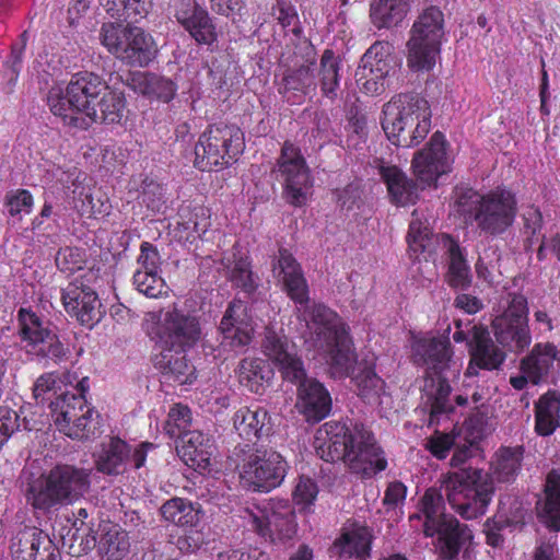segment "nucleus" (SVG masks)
<instances>
[{"label": "nucleus", "instance_id": "obj_1", "mask_svg": "<svg viewBox=\"0 0 560 560\" xmlns=\"http://www.w3.org/2000/svg\"><path fill=\"white\" fill-rule=\"evenodd\" d=\"M523 445L501 446L490 463V470L468 467L450 472L444 480L450 506L464 520H476L486 514L495 493L494 480L512 483L522 469Z\"/></svg>", "mask_w": 560, "mask_h": 560}, {"label": "nucleus", "instance_id": "obj_2", "mask_svg": "<svg viewBox=\"0 0 560 560\" xmlns=\"http://www.w3.org/2000/svg\"><path fill=\"white\" fill-rule=\"evenodd\" d=\"M409 522L421 523L423 536L432 538L435 552L441 560H457L462 550L474 538L472 530L457 517L445 513L442 491L428 488L417 502V512Z\"/></svg>", "mask_w": 560, "mask_h": 560}, {"label": "nucleus", "instance_id": "obj_3", "mask_svg": "<svg viewBox=\"0 0 560 560\" xmlns=\"http://www.w3.org/2000/svg\"><path fill=\"white\" fill-rule=\"evenodd\" d=\"M92 469L71 464H57L46 474L27 482L25 499L35 510L72 505L91 490Z\"/></svg>", "mask_w": 560, "mask_h": 560}, {"label": "nucleus", "instance_id": "obj_4", "mask_svg": "<svg viewBox=\"0 0 560 560\" xmlns=\"http://www.w3.org/2000/svg\"><path fill=\"white\" fill-rule=\"evenodd\" d=\"M454 209L466 220H471L481 233L499 236L505 233L514 223L517 212L515 195L498 187L487 194H480L472 188H456Z\"/></svg>", "mask_w": 560, "mask_h": 560}, {"label": "nucleus", "instance_id": "obj_5", "mask_svg": "<svg viewBox=\"0 0 560 560\" xmlns=\"http://www.w3.org/2000/svg\"><path fill=\"white\" fill-rule=\"evenodd\" d=\"M107 85L98 74L81 71L71 77L66 89L50 88L47 93V105L63 126L86 130L91 127L89 113L101 94H104Z\"/></svg>", "mask_w": 560, "mask_h": 560}, {"label": "nucleus", "instance_id": "obj_6", "mask_svg": "<svg viewBox=\"0 0 560 560\" xmlns=\"http://www.w3.org/2000/svg\"><path fill=\"white\" fill-rule=\"evenodd\" d=\"M228 458L237 469L242 485L254 492H269L280 487L288 474L287 460L271 447L237 444Z\"/></svg>", "mask_w": 560, "mask_h": 560}, {"label": "nucleus", "instance_id": "obj_7", "mask_svg": "<svg viewBox=\"0 0 560 560\" xmlns=\"http://www.w3.org/2000/svg\"><path fill=\"white\" fill-rule=\"evenodd\" d=\"M431 117L425 100L400 94L384 105L382 127L393 144L410 148L418 145L428 136Z\"/></svg>", "mask_w": 560, "mask_h": 560}, {"label": "nucleus", "instance_id": "obj_8", "mask_svg": "<svg viewBox=\"0 0 560 560\" xmlns=\"http://www.w3.org/2000/svg\"><path fill=\"white\" fill-rule=\"evenodd\" d=\"M245 148L244 132L234 124L208 126L195 145L194 165L201 172L223 170L233 164Z\"/></svg>", "mask_w": 560, "mask_h": 560}, {"label": "nucleus", "instance_id": "obj_9", "mask_svg": "<svg viewBox=\"0 0 560 560\" xmlns=\"http://www.w3.org/2000/svg\"><path fill=\"white\" fill-rule=\"evenodd\" d=\"M103 23L101 43L116 58L132 67H147L156 56L153 37L133 23Z\"/></svg>", "mask_w": 560, "mask_h": 560}, {"label": "nucleus", "instance_id": "obj_10", "mask_svg": "<svg viewBox=\"0 0 560 560\" xmlns=\"http://www.w3.org/2000/svg\"><path fill=\"white\" fill-rule=\"evenodd\" d=\"M444 14L439 7L425 8L413 22L408 46V66L413 70H431L441 51Z\"/></svg>", "mask_w": 560, "mask_h": 560}, {"label": "nucleus", "instance_id": "obj_11", "mask_svg": "<svg viewBox=\"0 0 560 560\" xmlns=\"http://www.w3.org/2000/svg\"><path fill=\"white\" fill-rule=\"evenodd\" d=\"M49 409L56 428L68 438L82 441L96 434L100 416L83 395L60 394Z\"/></svg>", "mask_w": 560, "mask_h": 560}, {"label": "nucleus", "instance_id": "obj_12", "mask_svg": "<svg viewBox=\"0 0 560 560\" xmlns=\"http://www.w3.org/2000/svg\"><path fill=\"white\" fill-rule=\"evenodd\" d=\"M497 312L492 320L495 340L503 347H515L524 350L530 345L532 337L527 323V300L518 293L503 291L500 295Z\"/></svg>", "mask_w": 560, "mask_h": 560}, {"label": "nucleus", "instance_id": "obj_13", "mask_svg": "<svg viewBox=\"0 0 560 560\" xmlns=\"http://www.w3.org/2000/svg\"><path fill=\"white\" fill-rule=\"evenodd\" d=\"M148 336L162 350H189L202 342L199 317L174 307L148 330Z\"/></svg>", "mask_w": 560, "mask_h": 560}, {"label": "nucleus", "instance_id": "obj_14", "mask_svg": "<svg viewBox=\"0 0 560 560\" xmlns=\"http://www.w3.org/2000/svg\"><path fill=\"white\" fill-rule=\"evenodd\" d=\"M283 186L282 197L293 207H303L313 186L310 170L300 150L284 142L281 154L272 170Z\"/></svg>", "mask_w": 560, "mask_h": 560}, {"label": "nucleus", "instance_id": "obj_15", "mask_svg": "<svg viewBox=\"0 0 560 560\" xmlns=\"http://www.w3.org/2000/svg\"><path fill=\"white\" fill-rule=\"evenodd\" d=\"M352 474L361 479H372L388 466L385 451L363 423L352 427Z\"/></svg>", "mask_w": 560, "mask_h": 560}, {"label": "nucleus", "instance_id": "obj_16", "mask_svg": "<svg viewBox=\"0 0 560 560\" xmlns=\"http://www.w3.org/2000/svg\"><path fill=\"white\" fill-rule=\"evenodd\" d=\"M252 523L258 535L281 542L292 540L299 527L293 505L283 499L271 500L266 513L253 515Z\"/></svg>", "mask_w": 560, "mask_h": 560}, {"label": "nucleus", "instance_id": "obj_17", "mask_svg": "<svg viewBox=\"0 0 560 560\" xmlns=\"http://www.w3.org/2000/svg\"><path fill=\"white\" fill-rule=\"evenodd\" d=\"M61 300L67 313L86 328H93L103 317L97 293L83 280L75 279L62 289Z\"/></svg>", "mask_w": 560, "mask_h": 560}, {"label": "nucleus", "instance_id": "obj_18", "mask_svg": "<svg viewBox=\"0 0 560 560\" xmlns=\"http://www.w3.org/2000/svg\"><path fill=\"white\" fill-rule=\"evenodd\" d=\"M412 168L423 187L433 185L442 174L450 171L446 140L442 132H434L427 145L415 154Z\"/></svg>", "mask_w": 560, "mask_h": 560}, {"label": "nucleus", "instance_id": "obj_19", "mask_svg": "<svg viewBox=\"0 0 560 560\" xmlns=\"http://www.w3.org/2000/svg\"><path fill=\"white\" fill-rule=\"evenodd\" d=\"M13 560H61L49 535L35 526H24L10 540Z\"/></svg>", "mask_w": 560, "mask_h": 560}, {"label": "nucleus", "instance_id": "obj_20", "mask_svg": "<svg viewBox=\"0 0 560 560\" xmlns=\"http://www.w3.org/2000/svg\"><path fill=\"white\" fill-rule=\"evenodd\" d=\"M272 275L281 284V289L296 304L305 305L308 298V285L301 265L289 249L280 247L271 260Z\"/></svg>", "mask_w": 560, "mask_h": 560}, {"label": "nucleus", "instance_id": "obj_21", "mask_svg": "<svg viewBox=\"0 0 560 560\" xmlns=\"http://www.w3.org/2000/svg\"><path fill=\"white\" fill-rule=\"evenodd\" d=\"M19 335L28 346L36 347L39 343L48 346V350H66L68 343L57 334V327L50 322L43 320L30 307H21L18 311Z\"/></svg>", "mask_w": 560, "mask_h": 560}, {"label": "nucleus", "instance_id": "obj_22", "mask_svg": "<svg viewBox=\"0 0 560 560\" xmlns=\"http://www.w3.org/2000/svg\"><path fill=\"white\" fill-rule=\"evenodd\" d=\"M305 313L312 322L317 339L322 341L317 350H322L324 347L328 350H341L340 347L343 346L346 339V329L338 314L324 304H314L305 310Z\"/></svg>", "mask_w": 560, "mask_h": 560}, {"label": "nucleus", "instance_id": "obj_23", "mask_svg": "<svg viewBox=\"0 0 560 560\" xmlns=\"http://www.w3.org/2000/svg\"><path fill=\"white\" fill-rule=\"evenodd\" d=\"M121 81L133 92L163 103H170L177 92V84L172 79L153 72L128 71Z\"/></svg>", "mask_w": 560, "mask_h": 560}, {"label": "nucleus", "instance_id": "obj_24", "mask_svg": "<svg viewBox=\"0 0 560 560\" xmlns=\"http://www.w3.org/2000/svg\"><path fill=\"white\" fill-rule=\"evenodd\" d=\"M213 448L212 439L199 430L184 432L176 446L185 464L196 470L210 468Z\"/></svg>", "mask_w": 560, "mask_h": 560}, {"label": "nucleus", "instance_id": "obj_25", "mask_svg": "<svg viewBox=\"0 0 560 560\" xmlns=\"http://www.w3.org/2000/svg\"><path fill=\"white\" fill-rule=\"evenodd\" d=\"M330 405L328 392L316 380H304L299 386L296 407L304 415L306 421L312 423L322 421L328 416Z\"/></svg>", "mask_w": 560, "mask_h": 560}, {"label": "nucleus", "instance_id": "obj_26", "mask_svg": "<svg viewBox=\"0 0 560 560\" xmlns=\"http://www.w3.org/2000/svg\"><path fill=\"white\" fill-rule=\"evenodd\" d=\"M130 454L131 445L119 438H110L93 454L95 468L107 476L122 475L127 471Z\"/></svg>", "mask_w": 560, "mask_h": 560}, {"label": "nucleus", "instance_id": "obj_27", "mask_svg": "<svg viewBox=\"0 0 560 560\" xmlns=\"http://www.w3.org/2000/svg\"><path fill=\"white\" fill-rule=\"evenodd\" d=\"M151 360L166 381L184 385L192 384L197 378L196 366L187 359L186 352H158Z\"/></svg>", "mask_w": 560, "mask_h": 560}, {"label": "nucleus", "instance_id": "obj_28", "mask_svg": "<svg viewBox=\"0 0 560 560\" xmlns=\"http://www.w3.org/2000/svg\"><path fill=\"white\" fill-rule=\"evenodd\" d=\"M535 432L550 436L560 427V392L548 389L534 406Z\"/></svg>", "mask_w": 560, "mask_h": 560}, {"label": "nucleus", "instance_id": "obj_29", "mask_svg": "<svg viewBox=\"0 0 560 560\" xmlns=\"http://www.w3.org/2000/svg\"><path fill=\"white\" fill-rule=\"evenodd\" d=\"M126 105L124 92L107 85L104 94H101L93 109L90 110L88 118L91 120V125L94 122L120 124L125 117Z\"/></svg>", "mask_w": 560, "mask_h": 560}, {"label": "nucleus", "instance_id": "obj_30", "mask_svg": "<svg viewBox=\"0 0 560 560\" xmlns=\"http://www.w3.org/2000/svg\"><path fill=\"white\" fill-rule=\"evenodd\" d=\"M101 536L98 538V551L107 560H121L130 550V541L127 529L108 520L98 522Z\"/></svg>", "mask_w": 560, "mask_h": 560}, {"label": "nucleus", "instance_id": "obj_31", "mask_svg": "<svg viewBox=\"0 0 560 560\" xmlns=\"http://www.w3.org/2000/svg\"><path fill=\"white\" fill-rule=\"evenodd\" d=\"M162 517L182 528H197L200 526L203 512L198 502L175 497L165 501L160 508Z\"/></svg>", "mask_w": 560, "mask_h": 560}, {"label": "nucleus", "instance_id": "obj_32", "mask_svg": "<svg viewBox=\"0 0 560 560\" xmlns=\"http://www.w3.org/2000/svg\"><path fill=\"white\" fill-rule=\"evenodd\" d=\"M233 424L238 435L246 440L260 439L271 432L270 417L262 408L252 410L243 407L238 409L233 417Z\"/></svg>", "mask_w": 560, "mask_h": 560}, {"label": "nucleus", "instance_id": "obj_33", "mask_svg": "<svg viewBox=\"0 0 560 560\" xmlns=\"http://www.w3.org/2000/svg\"><path fill=\"white\" fill-rule=\"evenodd\" d=\"M376 170L387 185L393 200L397 205L405 206L415 202L417 198V185L409 180L396 166H376Z\"/></svg>", "mask_w": 560, "mask_h": 560}, {"label": "nucleus", "instance_id": "obj_34", "mask_svg": "<svg viewBox=\"0 0 560 560\" xmlns=\"http://www.w3.org/2000/svg\"><path fill=\"white\" fill-rule=\"evenodd\" d=\"M545 500L540 516L548 527L560 530V469L552 468L544 485Z\"/></svg>", "mask_w": 560, "mask_h": 560}, {"label": "nucleus", "instance_id": "obj_35", "mask_svg": "<svg viewBox=\"0 0 560 560\" xmlns=\"http://www.w3.org/2000/svg\"><path fill=\"white\" fill-rule=\"evenodd\" d=\"M355 393L366 405L380 407L382 397L387 396L385 381L380 377L373 366L364 368L354 377Z\"/></svg>", "mask_w": 560, "mask_h": 560}, {"label": "nucleus", "instance_id": "obj_36", "mask_svg": "<svg viewBox=\"0 0 560 560\" xmlns=\"http://www.w3.org/2000/svg\"><path fill=\"white\" fill-rule=\"evenodd\" d=\"M409 10V0H373L371 18L378 28L397 26Z\"/></svg>", "mask_w": 560, "mask_h": 560}, {"label": "nucleus", "instance_id": "obj_37", "mask_svg": "<svg viewBox=\"0 0 560 560\" xmlns=\"http://www.w3.org/2000/svg\"><path fill=\"white\" fill-rule=\"evenodd\" d=\"M104 10L119 22L138 23L152 7L151 0H100Z\"/></svg>", "mask_w": 560, "mask_h": 560}, {"label": "nucleus", "instance_id": "obj_38", "mask_svg": "<svg viewBox=\"0 0 560 560\" xmlns=\"http://www.w3.org/2000/svg\"><path fill=\"white\" fill-rule=\"evenodd\" d=\"M104 10L119 22L138 23L152 7L151 0H100Z\"/></svg>", "mask_w": 560, "mask_h": 560}, {"label": "nucleus", "instance_id": "obj_39", "mask_svg": "<svg viewBox=\"0 0 560 560\" xmlns=\"http://www.w3.org/2000/svg\"><path fill=\"white\" fill-rule=\"evenodd\" d=\"M448 271L447 283L454 289H467L471 283L470 266L463 249L453 238H447Z\"/></svg>", "mask_w": 560, "mask_h": 560}, {"label": "nucleus", "instance_id": "obj_40", "mask_svg": "<svg viewBox=\"0 0 560 560\" xmlns=\"http://www.w3.org/2000/svg\"><path fill=\"white\" fill-rule=\"evenodd\" d=\"M272 373L268 359H244L241 362V382L254 393H260L264 389V383L271 380Z\"/></svg>", "mask_w": 560, "mask_h": 560}, {"label": "nucleus", "instance_id": "obj_41", "mask_svg": "<svg viewBox=\"0 0 560 560\" xmlns=\"http://www.w3.org/2000/svg\"><path fill=\"white\" fill-rule=\"evenodd\" d=\"M236 303L231 302L221 319L219 329L222 334L221 345L226 347H244L252 339V329L236 325L235 315Z\"/></svg>", "mask_w": 560, "mask_h": 560}, {"label": "nucleus", "instance_id": "obj_42", "mask_svg": "<svg viewBox=\"0 0 560 560\" xmlns=\"http://www.w3.org/2000/svg\"><path fill=\"white\" fill-rule=\"evenodd\" d=\"M452 387L448 380H440L434 390L428 394L429 425L438 424L442 416L454 412L455 407L450 399Z\"/></svg>", "mask_w": 560, "mask_h": 560}, {"label": "nucleus", "instance_id": "obj_43", "mask_svg": "<svg viewBox=\"0 0 560 560\" xmlns=\"http://www.w3.org/2000/svg\"><path fill=\"white\" fill-rule=\"evenodd\" d=\"M324 427L329 436L328 457L331 462L342 460L347 464V458L350 455V434L346 424L329 421Z\"/></svg>", "mask_w": 560, "mask_h": 560}, {"label": "nucleus", "instance_id": "obj_44", "mask_svg": "<svg viewBox=\"0 0 560 560\" xmlns=\"http://www.w3.org/2000/svg\"><path fill=\"white\" fill-rule=\"evenodd\" d=\"M491 418L490 405L480 404L465 419L460 430L464 431L465 435L469 436L471 442H480L490 432Z\"/></svg>", "mask_w": 560, "mask_h": 560}, {"label": "nucleus", "instance_id": "obj_45", "mask_svg": "<svg viewBox=\"0 0 560 560\" xmlns=\"http://www.w3.org/2000/svg\"><path fill=\"white\" fill-rule=\"evenodd\" d=\"M452 352H413L412 361L422 362L425 366L424 378L436 383L440 380H447L445 372L450 369Z\"/></svg>", "mask_w": 560, "mask_h": 560}, {"label": "nucleus", "instance_id": "obj_46", "mask_svg": "<svg viewBox=\"0 0 560 560\" xmlns=\"http://www.w3.org/2000/svg\"><path fill=\"white\" fill-rule=\"evenodd\" d=\"M273 365L279 370L283 380L296 383L299 386L307 380L306 372L301 358L296 352H272Z\"/></svg>", "mask_w": 560, "mask_h": 560}, {"label": "nucleus", "instance_id": "obj_47", "mask_svg": "<svg viewBox=\"0 0 560 560\" xmlns=\"http://www.w3.org/2000/svg\"><path fill=\"white\" fill-rule=\"evenodd\" d=\"M315 86L314 70L311 66H301L296 69H288L282 78L279 93L296 91L307 94Z\"/></svg>", "mask_w": 560, "mask_h": 560}, {"label": "nucleus", "instance_id": "obj_48", "mask_svg": "<svg viewBox=\"0 0 560 560\" xmlns=\"http://www.w3.org/2000/svg\"><path fill=\"white\" fill-rule=\"evenodd\" d=\"M553 360L555 354L552 352H529V354L521 361L520 370L527 375L530 383L537 385L548 373Z\"/></svg>", "mask_w": 560, "mask_h": 560}, {"label": "nucleus", "instance_id": "obj_49", "mask_svg": "<svg viewBox=\"0 0 560 560\" xmlns=\"http://www.w3.org/2000/svg\"><path fill=\"white\" fill-rule=\"evenodd\" d=\"M361 62L355 71V83L360 92L366 95L380 94L384 89V79L388 72Z\"/></svg>", "mask_w": 560, "mask_h": 560}, {"label": "nucleus", "instance_id": "obj_50", "mask_svg": "<svg viewBox=\"0 0 560 560\" xmlns=\"http://www.w3.org/2000/svg\"><path fill=\"white\" fill-rule=\"evenodd\" d=\"M373 119L355 110L352 113V144L358 151V160L364 162V159L371 158V147L369 144V128L373 125Z\"/></svg>", "mask_w": 560, "mask_h": 560}, {"label": "nucleus", "instance_id": "obj_51", "mask_svg": "<svg viewBox=\"0 0 560 560\" xmlns=\"http://www.w3.org/2000/svg\"><path fill=\"white\" fill-rule=\"evenodd\" d=\"M136 289L147 298L156 299L166 294V283L159 272L137 270L133 273Z\"/></svg>", "mask_w": 560, "mask_h": 560}, {"label": "nucleus", "instance_id": "obj_52", "mask_svg": "<svg viewBox=\"0 0 560 560\" xmlns=\"http://www.w3.org/2000/svg\"><path fill=\"white\" fill-rule=\"evenodd\" d=\"M191 420V410L185 405L175 404L168 411L165 431L171 438L178 440L184 432L190 431Z\"/></svg>", "mask_w": 560, "mask_h": 560}, {"label": "nucleus", "instance_id": "obj_53", "mask_svg": "<svg viewBox=\"0 0 560 560\" xmlns=\"http://www.w3.org/2000/svg\"><path fill=\"white\" fill-rule=\"evenodd\" d=\"M431 234L429 222L427 220L422 221L419 218V211L415 210L412 212V220L409 224V232L407 235V242L410 249L415 253L423 252L430 243Z\"/></svg>", "mask_w": 560, "mask_h": 560}, {"label": "nucleus", "instance_id": "obj_54", "mask_svg": "<svg viewBox=\"0 0 560 560\" xmlns=\"http://www.w3.org/2000/svg\"><path fill=\"white\" fill-rule=\"evenodd\" d=\"M471 358L466 369V376H477L480 370L500 369L506 359V352H470Z\"/></svg>", "mask_w": 560, "mask_h": 560}, {"label": "nucleus", "instance_id": "obj_55", "mask_svg": "<svg viewBox=\"0 0 560 560\" xmlns=\"http://www.w3.org/2000/svg\"><path fill=\"white\" fill-rule=\"evenodd\" d=\"M230 280L234 287L241 289L248 296L254 294L259 285L258 278L250 269V264L243 258L235 261Z\"/></svg>", "mask_w": 560, "mask_h": 560}, {"label": "nucleus", "instance_id": "obj_56", "mask_svg": "<svg viewBox=\"0 0 560 560\" xmlns=\"http://www.w3.org/2000/svg\"><path fill=\"white\" fill-rule=\"evenodd\" d=\"M208 13L197 0H178L174 5V16L185 31Z\"/></svg>", "mask_w": 560, "mask_h": 560}, {"label": "nucleus", "instance_id": "obj_57", "mask_svg": "<svg viewBox=\"0 0 560 560\" xmlns=\"http://www.w3.org/2000/svg\"><path fill=\"white\" fill-rule=\"evenodd\" d=\"M318 494V486L310 477L301 476L293 489L292 500L300 511L310 512Z\"/></svg>", "mask_w": 560, "mask_h": 560}, {"label": "nucleus", "instance_id": "obj_58", "mask_svg": "<svg viewBox=\"0 0 560 560\" xmlns=\"http://www.w3.org/2000/svg\"><path fill=\"white\" fill-rule=\"evenodd\" d=\"M28 42L27 31H24L20 36L19 40L13 43L11 46V52L8 59L4 61L3 67L9 73V82L15 83L23 68L24 54Z\"/></svg>", "mask_w": 560, "mask_h": 560}, {"label": "nucleus", "instance_id": "obj_59", "mask_svg": "<svg viewBox=\"0 0 560 560\" xmlns=\"http://www.w3.org/2000/svg\"><path fill=\"white\" fill-rule=\"evenodd\" d=\"M373 529L352 522V558L366 560L371 556Z\"/></svg>", "mask_w": 560, "mask_h": 560}, {"label": "nucleus", "instance_id": "obj_60", "mask_svg": "<svg viewBox=\"0 0 560 560\" xmlns=\"http://www.w3.org/2000/svg\"><path fill=\"white\" fill-rule=\"evenodd\" d=\"M186 32L198 45L210 47L218 42L217 25L209 13L194 23Z\"/></svg>", "mask_w": 560, "mask_h": 560}, {"label": "nucleus", "instance_id": "obj_61", "mask_svg": "<svg viewBox=\"0 0 560 560\" xmlns=\"http://www.w3.org/2000/svg\"><path fill=\"white\" fill-rule=\"evenodd\" d=\"M186 32L198 45L210 47L218 42L217 25L209 13L194 23Z\"/></svg>", "mask_w": 560, "mask_h": 560}, {"label": "nucleus", "instance_id": "obj_62", "mask_svg": "<svg viewBox=\"0 0 560 560\" xmlns=\"http://www.w3.org/2000/svg\"><path fill=\"white\" fill-rule=\"evenodd\" d=\"M322 90L329 96L335 93L338 85V62L332 50L324 51L320 60Z\"/></svg>", "mask_w": 560, "mask_h": 560}, {"label": "nucleus", "instance_id": "obj_63", "mask_svg": "<svg viewBox=\"0 0 560 560\" xmlns=\"http://www.w3.org/2000/svg\"><path fill=\"white\" fill-rule=\"evenodd\" d=\"M455 342L467 341L469 350H489L492 342L487 327L475 325L467 334L463 330H456L453 334Z\"/></svg>", "mask_w": 560, "mask_h": 560}, {"label": "nucleus", "instance_id": "obj_64", "mask_svg": "<svg viewBox=\"0 0 560 560\" xmlns=\"http://www.w3.org/2000/svg\"><path fill=\"white\" fill-rule=\"evenodd\" d=\"M393 51V46L388 42H375L363 55L361 62L363 65L382 68V71H389L388 58Z\"/></svg>", "mask_w": 560, "mask_h": 560}]
</instances>
